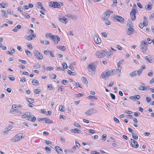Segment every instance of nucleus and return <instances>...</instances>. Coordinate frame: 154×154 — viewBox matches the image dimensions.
<instances>
[{
	"instance_id": "nucleus-33",
	"label": "nucleus",
	"mask_w": 154,
	"mask_h": 154,
	"mask_svg": "<svg viewBox=\"0 0 154 154\" xmlns=\"http://www.w3.org/2000/svg\"><path fill=\"white\" fill-rule=\"evenodd\" d=\"M133 24L131 20H128L127 24V27H128L129 26H132Z\"/></svg>"
},
{
	"instance_id": "nucleus-59",
	"label": "nucleus",
	"mask_w": 154,
	"mask_h": 154,
	"mask_svg": "<svg viewBox=\"0 0 154 154\" xmlns=\"http://www.w3.org/2000/svg\"><path fill=\"white\" fill-rule=\"evenodd\" d=\"M41 67V65L38 64H36L34 66V67H35L36 69L40 68Z\"/></svg>"
},
{
	"instance_id": "nucleus-13",
	"label": "nucleus",
	"mask_w": 154,
	"mask_h": 154,
	"mask_svg": "<svg viewBox=\"0 0 154 154\" xmlns=\"http://www.w3.org/2000/svg\"><path fill=\"white\" fill-rule=\"evenodd\" d=\"M36 37V35L35 33L31 34L29 35L26 36L25 38L28 40H31Z\"/></svg>"
},
{
	"instance_id": "nucleus-10",
	"label": "nucleus",
	"mask_w": 154,
	"mask_h": 154,
	"mask_svg": "<svg viewBox=\"0 0 154 154\" xmlns=\"http://www.w3.org/2000/svg\"><path fill=\"white\" fill-rule=\"evenodd\" d=\"M106 52L105 51H100L97 52L96 55L99 58H101L104 57Z\"/></svg>"
},
{
	"instance_id": "nucleus-18",
	"label": "nucleus",
	"mask_w": 154,
	"mask_h": 154,
	"mask_svg": "<svg viewBox=\"0 0 154 154\" xmlns=\"http://www.w3.org/2000/svg\"><path fill=\"white\" fill-rule=\"evenodd\" d=\"M143 19L144 20L143 24L144 26H147L148 25V21L147 17L146 16H144L143 17Z\"/></svg>"
},
{
	"instance_id": "nucleus-31",
	"label": "nucleus",
	"mask_w": 154,
	"mask_h": 154,
	"mask_svg": "<svg viewBox=\"0 0 154 154\" xmlns=\"http://www.w3.org/2000/svg\"><path fill=\"white\" fill-rule=\"evenodd\" d=\"M82 80L83 83L86 84H88V82L85 77H82Z\"/></svg>"
},
{
	"instance_id": "nucleus-20",
	"label": "nucleus",
	"mask_w": 154,
	"mask_h": 154,
	"mask_svg": "<svg viewBox=\"0 0 154 154\" xmlns=\"http://www.w3.org/2000/svg\"><path fill=\"white\" fill-rule=\"evenodd\" d=\"M37 8H40L42 10L45 11V9L42 6V4L40 2L37 3Z\"/></svg>"
},
{
	"instance_id": "nucleus-38",
	"label": "nucleus",
	"mask_w": 154,
	"mask_h": 154,
	"mask_svg": "<svg viewBox=\"0 0 154 154\" xmlns=\"http://www.w3.org/2000/svg\"><path fill=\"white\" fill-rule=\"evenodd\" d=\"M50 38H52V40L54 42H55V43L56 44H57L58 43V42H55L56 38L54 36L52 35L51 34V36Z\"/></svg>"
},
{
	"instance_id": "nucleus-12",
	"label": "nucleus",
	"mask_w": 154,
	"mask_h": 154,
	"mask_svg": "<svg viewBox=\"0 0 154 154\" xmlns=\"http://www.w3.org/2000/svg\"><path fill=\"white\" fill-rule=\"evenodd\" d=\"M114 18L117 21H118L120 23H123L124 19L121 16L116 15L114 16Z\"/></svg>"
},
{
	"instance_id": "nucleus-64",
	"label": "nucleus",
	"mask_w": 154,
	"mask_h": 154,
	"mask_svg": "<svg viewBox=\"0 0 154 154\" xmlns=\"http://www.w3.org/2000/svg\"><path fill=\"white\" fill-rule=\"evenodd\" d=\"M112 54L111 52H109L107 55V57H110L112 55Z\"/></svg>"
},
{
	"instance_id": "nucleus-36",
	"label": "nucleus",
	"mask_w": 154,
	"mask_h": 154,
	"mask_svg": "<svg viewBox=\"0 0 154 154\" xmlns=\"http://www.w3.org/2000/svg\"><path fill=\"white\" fill-rule=\"evenodd\" d=\"M25 53L27 55V56L29 57H30L32 56V54H31V52L28 51H25Z\"/></svg>"
},
{
	"instance_id": "nucleus-32",
	"label": "nucleus",
	"mask_w": 154,
	"mask_h": 154,
	"mask_svg": "<svg viewBox=\"0 0 154 154\" xmlns=\"http://www.w3.org/2000/svg\"><path fill=\"white\" fill-rule=\"evenodd\" d=\"M22 114V111L20 110H16L14 112H13V114L20 115Z\"/></svg>"
},
{
	"instance_id": "nucleus-17",
	"label": "nucleus",
	"mask_w": 154,
	"mask_h": 154,
	"mask_svg": "<svg viewBox=\"0 0 154 154\" xmlns=\"http://www.w3.org/2000/svg\"><path fill=\"white\" fill-rule=\"evenodd\" d=\"M21 26L20 25L18 24L14 27L12 30V31L14 32H17L19 29H21Z\"/></svg>"
},
{
	"instance_id": "nucleus-49",
	"label": "nucleus",
	"mask_w": 154,
	"mask_h": 154,
	"mask_svg": "<svg viewBox=\"0 0 154 154\" xmlns=\"http://www.w3.org/2000/svg\"><path fill=\"white\" fill-rule=\"evenodd\" d=\"M146 100L147 103H149L151 100V98L150 97H146Z\"/></svg>"
},
{
	"instance_id": "nucleus-2",
	"label": "nucleus",
	"mask_w": 154,
	"mask_h": 154,
	"mask_svg": "<svg viewBox=\"0 0 154 154\" xmlns=\"http://www.w3.org/2000/svg\"><path fill=\"white\" fill-rule=\"evenodd\" d=\"M63 5L62 3L60 2H49V6L54 8H60Z\"/></svg>"
},
{
	"instance_id": "nucleus-56",
	"label": "nucleus",
	"mask_w": 154,
	"mask_h": 154,
	"mask_svg": "<svg viewBox=\"0 0 154 154\" xmlns=\"http://www.w3.org/2000/svg\"><path fill=\"white\" fill-rule=\"evenodd\" d=\"M124 61V60L123 59L121 60L117 63V65L120 66V64H121Z\"/></svg>"
},
{
	"instance_id": "nucleus-58",
	"label": "nucleus",
	"mask_w": 154,
	"mask_h": 154,
	"mask_svg": "<svg viewBox=\"0 0 154 154\" xmlns=\"http://www.w3.org/2000/svg\"><path fill=\"white\" fill-rule=\"evenodd\" d=\"M69 69L73 71L74 69L73 66L71 64H70L69 66Z\"/></svg>"
},
{
	"instance_id": "nucleus-24",
	"label": "nucleus",
	"mask_w": 154,
	"mask_h": 154,
	"mask_svg": "<svg viewBox=\"0 0 154 154\" xmlns=\"http://www.w3.org/2000/svg\"><path fill=\"white\" fill-rule=\"evenodd\" d=\"M30 121H31L32 122H35L36 120V117L33 115H31V116H30Z\"/></svg>"
},
{
	"instance_id": "nucleus-63",
	"label": "nucleus",
	"mask_w": 154,
	"mask_h": 154,
	"mask_svg": "<svg viewBox=\"0 0 154 154\" xmlns=\"http://www.w3.org/2000/svg\"><path fill=\"white\" fill-rule=\"evenodd\" d=\"M110 94L112 99L114 100L115 99V95L112 93H110Z\"/></svg>"
},
{
	"instance_id": "nucleus-19",
	"label": "nucleus",
	"mask_w": 154,
	"mask_h": 154,
	"mask_svg": "<svg viewBox=\"0 0 154 154\" xmlns=\"http://www.w3.org/2000/svg\"><path fill=\"white\" fill-rule=\"evenodd\" d=\"M149 3L150 4H148L146 6V9L148 11L151 10L152 9L153 6V5L152 3H151L150 2H149Z\"/></svg>"
},
{
	"instance_id": "nucleus-62",
	"label": "nucleus",
	"mask_w": 154,
	"mask_h": 154,
	"mask_svg": "<svg viewBox=\"0 0 154 154\" xmlns=\"http://www.w3.org/2000/svg\"><path fill=\"white\" fill-rule=\"evenodd\" d=\"M152 41L151 39L150 38H148L147 40V42L148 44H150L152 42Z\"/></svg>"
},
{
	"instance_id": "nucleus-3",
	"label": "nucleus",
	"mask_w": 154,
	"mask_h": 154,
	"mask_svg": "<svg viewBox=\"0 0 154 154\" xmlns=\"http://www.w3.org/2000/svg\"><path fill=\"white\" fill-rule=\"evenodd\" d=\"M113 69L109 71H106L103 72L101 75V77L103 79L106 78H107L111 75H113Z\"/></svg>"
},
{
	"instance_id": "nucleus-37",
	"label": "nucleus",
	"mask_w": 154,
	"mask_h": 154,
	"mask_svg": "<svg viewBox=\"0 0 154 154\" xmlns=\"http://www.w3.org/2000/svg\"><path fill=\"white\" fill-rule=\"evenodd\" d=\"M30 115L29 112H26L25 114L22 116L23 118H26L27 117Z\"/></svg>"
},
{
	"instance_id": "nucleus-57",
	"label": "nucleus",
	"mask_w": 154,
	"mask_h": 154,
	"mask_svg": "<svg viewBox=\"0 0 154 154\" xmlns=\"http://www.w3.org/2000/svg\"><path fill=\"white\" fill-rule=\"evenodd\" d=\"M48 88H49V90H52L53 88L51 85H48Z\"/></svg>"
},
{
	"instance_id": "nucleus-11",
	"label": "nucleus",
	"mask_w": 154,
	"mask_h": 154,
	"mask_svg": "<svg viewBox=\"0 0 154 154\" xmlns=\"http://www.w3.org/2000/svg\"><path fill=\"white\" fill-rule=\"evenodd\" d=\"M94 39L95 42L97 44H100L101 42V40L96 33H95L94 35Z\"/></svg>"
},
{
	"instance_id": "nucleus-53",
	"label": "nucleus",
	"mask_w": 154,
	"mask_h": 154,
	"mask_svg": "<svg viewBox=\"0 0 154 154\" xmlns=\"http://www.w3.org/2000/svg\"><path fill=\"white\" fill-rule=\"evenodd\" d=\"M54 69V68L52 67L49 66L48 67L46 68V70H52Z\"/></svg>"
},
{
	"instance_id": "nucleus-22",
	"label": "nucleus",
	"mask_w": 154,
	"mask_h": 154,
	"mask_svg": "<svg viewBox=\"0 0 154 154\" xmlns=\"http://www.w3.org/2000/svg\"><path fill=\"white\" fill-rule=\"evenodd\" d=\"M66 16L67 17H69L73 20H75L77 18V17L76 16L74 15H71L70 14H67L66 15Z\"/></svg>"
},
{
	"instance_id": "nucleus-30",
	"label": "nucleus",
	"mask_w": 154,
	"mask_h": 154,
	"mask_svg": "<svg viewBox=\"0 0 154 154\" xmlns=\"http://www.w3.org/2000/svg\"><path fill=\"white\" fill-rule=\"evenodd\" d=\"M57 48L58 49L62 51H64L66 49L65 48V47L64 46H57Z\"/></svg>"
},
{
	"instance_id": "nucleus-1",
	"label": "nucleus",
	"mask_w": 154,
	"mask_h": 154,
	"mask_svg": "<svg viewBox=\"0 0 154 154\" xmlns=\"http://www.w3.org/2000/svg\"><path fill=\"white\" fill-rule=\"evenodd\" d=\"M25 135L23 133H19L11 139V142H17L25 137Z\"/></svg>"
},
{
	"instance_id": "nucleus-9",
	"label": "nucleus",
	"mask_w": 154,
	"mask_h": 154,
	"mask_svg": "<svg viewBox=\"0 0 154 154\" xmlns=\"http://www.w3.org/2000/svg\"><path fill=\"white\" fill-rule=\"evenodd\" d=\"M136 10L135 9H133L130 13V15L131 16V19L133 21L135 20L136 17Z\"/></svg>"
},
{
	"instance_id": "nucleus-27",
	"label": "nucleus",
	"mask_w": 154,
	"mask_h": 154,
	"mask_svg": "<svg viewBox=\"0 0 154 154\" xmlns=\"http://www.w3.org/2000/svg\"><path fill=\"white\" fill-rule=\"evenodd\" d=\"M8 6V4L7 3L3 2L2 3L0 4V7L2 8H5V6L6 7Z\"/></svg>"
},
{
	"instance_id": "nucleus-21",
	"label": "nucleus",
	"mask_w": 154,
	"mask_h": 154,
	"mask_svg": "<svg viewBox=\"0 0 154 154\" xmlns=\"http://www.w3.org/2000/svg\"><path fill=\"white\" fill-rule=\"evenodd\" d=\"M145 58L146 60H148L149 62L151 63H152V58L150 55L146 56L145 57Z\"/></svg>"
},
{
	"instance_id": "nucleus-42",
	"label": "nucleus",
	"mask_w": 154,
	"mask_h": 154,
	"mask_svg": "<svg viewBox=\"0 0 154 154\" xmlns=\"http://www.w3.org/2000/svg\"><path fill=\"white\" fill-rule=\"evenodd\" d=\"M142 71L143 69H139L138 71H137V74L139 75H140L142 73Z\"/></svg>"
},
{
	"instance_id": "nucleus-14",
	"label": "nucleus",
	"mask_w": 154,
	"mask_h": 154,
	"mask_svg": "<svg viewBox=\"0 0 154 154\" xmlns=\"http://www.w3.org/2000/svg\"><path fill=\"white\" fill-rule=\"evenodd\" d=\"M131 142L133 147L136 148H138L139 147V145L138 144L137 142L135 140L131 139Z\"/></svg>"
},
{
	"instance_id": "nucleus-7",
	"label": "nucleus",
	"mask_w": 154,
	"mask_h": 154,
	"mask_svg": "<svg viewBox=\"0 0 154 154\" xmlns=\"http://www.w3.org/2000/svg\"><path fill=\"white\" fill-rule=\"evenodd\" d=\"M34 55L38 59L42 60L43 58V57L39 52L37 50H34L33 51Z\"/></svg>"
},
{
	"instance_id": "nucleus-28",
	"label": "nucleus",
	"mask_w": 154,
	"mask_h": 154,
	"mask_svg": "<svg viewBox=\"0 0 154 154\" xmlns=\"http://www.w3.org/2000/svg\"><path fill=\"white\" fill-rule=\"evenodd\" d=\"M88 98L89 100H91V99L97 100L98 99L97 97L96 96L91 95L88 96Z\"/></svg>"
},
{
	"instance_id": "nucleus-25",
	"label": "nucleus",
	"mask_w": 154,
	"mask_h": 154,
	"mask_svg": "<svg viewBox=\"0 0 154 154\" xmlns=\"http://www.w3.org/2000/svg\"><path fill=\"white\" fill-rule=\"evenodd\" d=\"M32 82L34 85H39V82L36 79L33 80Z\"/></svg>"
},
{
	"instance_id": "nucleus-48",
	"label": "nucleus",
	"mask_w": 154,
	"mask_h": 154,
	"mask_svg": "<svg viewBox=\"0 0 154 154\" xmlns=\"http://www.w3.org/2000/svg\"><path fill=\"white\" fill-rule=\"evenodd\" d=\"M67 72L68 74L72 75H75V72H72L71 71L69 70L67 71Z\"/></svg>"
},
{
	"instance_id": "nucleus-26",
	"label": "nucleus",
	"mask_w": 154,
	"mask_h": 154,
	"mask_svg": "<svg viewBox=\"0 0 154 154\" xmlns=\"http://www.w3.org/2000/svg\"><path fill=\"white\" fill-rule=\"evenodd\" d=\"M66 18L65 17H63V18H59V20L60 21L62 22V23H66L67 22L66 21Z\"/></svg>"
},
{
	"instance_id": "nucleus-60",
	"label": "nucleus",
	"mask_w": 154,
	"mask_h": 154,
	"mask_svg": "<svg viewBox=\"0 0 154 154\" xmlns=\"http://www.w3.org/2000/svg\"><path fill=\"white\" fill-rule=\"evenodd\" d=\"M7 12L8 14H13V11H11V10L10 9H8L7 10Z\"/></svg>"
},
{
	"instance_id": "nucleus-8",
	"label": "nucleus",
	"mask_w": 154,
	"mask_h": 154,
	"mask_svg": "<svg viewBox=\"0 0 154 154\" xmlns=\"http://www.w3.org/2000/svg\"><path fill=\"white\" fill-rule=\"evenodd\" d=\"M112 13V11H106L103 15V17L104 20H107L109 18L110 14Z\"/></svg>"
},
{
	"instance_id": "nucleus-4",
	"label": "nucleus",
	"mask_w": 154,
	"mask_h": 154,
	"mask_svg": "<svg viewBox=\"0 0 154 154\" xmlns=\"http://www.w3.org/2000/svg\"><path fill=\"white\" fill-rule=\"evenodd\" d=\"M141 45L140 46V49L143 53L146 52L147 49L148 44L143 41H142L140 42Z\"/></svg>"
},
{
	"instance_id": "nucleus-41",
	"label": "nucleus",
	"mask_w": 154,
	"mask_h": 154,
	"mask_svg": "<svg viewBox=\"0 0 154 154\" xmlns=\"http://www.w3.org/2000/svg\"><path fill=\"white\" fill-rule=\"evenodd\" d=\"M26 100L29 103H33L34 102V100L31 98H26Z\"/></svg>"
},
{
	"instance_id": "nucleus-5",
	"label": "nucleus",
	"mask_w": 154,
	"mask_h": 154,
	"mask_svg": "<svg viewBox=\"0 0 154 154\" xmlns=\"http://www.w3.org/2000/svg\"><path fill=\"white\" fill-rule=\"evenodd\" d=\"M87 69L89 72H91V74H93L96 71V67L94 63H92L88 65L87 66Z\"/></svg>"
},
{
	"instance_id": "nucleus-16",
	"label": "nucleus",
	"mask_w": 154,
	"mask_h": 154,
	"mask_svg": "<svg viewBox=\"0 0 154 154\" xmlns=\"http://www.w3.org/2000/svg\"><path fill=\"white\" fill-rule=\"evenodd\" d=\"M70 131L75 134H79L81 133V131L80 129L76 128H75V129L70 130Z\"/></svg>"
},
{
	"instance_id": "nucleus-43",
	"label": "nucleus",
	"mask_w": 154,
	"mask_h": 154,
	"mask_svg": "<svg viewBox=\"0 0 154 154\" xmlns=\"http://www.w3.org/2000/svg\"><path fill=\"white\" fill-rule=\"evenodd\" d=\"M50 78L53 79H55L56 78V75L54 74H52L50 75Z\"/></svg>"
},
{
	"instance_id": "nucleus-52",
	"label": "nucleus",
	"mask_w": 154,
	"mask_h": 154,
	"mask_svg": "<svg viewBox=\"0 0 154 154\" xmlns=\"http://www.w3.org/2000/svg\"><path fill=\"white\" fill-rule=\"evenodd\" d=\"M16 110H17V109H14V108H13V106H12V107L10 110V112L13 114V112H14Z\"/></svg>"
},
{
	"instance_id": "nucleus-61",
	"label": "nucleus",
	"mask_w": 154,
	"mask_h": 154,
	"mask_svg": "<svg viewBox=\"0 0 154 154\" xmlns=\"http://www.w3.org/2000/svg\"><path fill=\"white\" fill-rule=\"evenodd\" d=\"M114 121L117 123H119L120 122L119 120L116 117H114Z\"/></svg>"
},
{
	"instance_id": "nucleus-45",
	"label": "nucleus",
	"mask_w": 154,
	"mask_h": 154,
	"mask_svg": "<svg viewBox=\"0 0 154 154\" xmlns=\"http://www.w3.org/2000/svg\"><path fill=\"white\" fill-rule=\"evenodd\" d=\"M117 70L121 73L122 70V67L120 66L119 65H117Z\"/></svg>"
},
{
	"instance_id": "nucleus-44",
	"label": "nucleus",
	"mask_w": 154,
	"mask_h": 154,
	"mask_svg": "<svg viewBox=\"0 0 154 154\" xmlns=\"http://www.w3.org/2000/svg\"><path fill=\"white\" fill-rule=\"evenodd\" d=\"M132 26H129L128 28V30L132 33H133L134 32V29L132 27Z\"/></svg>"
},
{
	"instance_id": "nucleus-34",
	"label": "nucleus",
	"mask_w": 154,
	"mask_h": 154,
	"mask_svg": "<svg viewBox=\"0 0 154 154\" xmlns=\"http://www.w3.org/2000/svg\"><path fill=\"white\" fill-rule=\"evenodd\" d=\"M44 119L45 120V122L46 123H53V122L50 119L47 118H44Z\"/></svg>"
},
{
	"instance_id": "nucleus-15",
	"label": "nucleus",
	"mask_w": 154,
	"mask_h": 154,
	"mask_svg": "<svg viewBox=\"0 0 154 154\" xmlns=\"http://www.w3.org/2000/svg\"><path fill=\"white\" fill-rule=\"evenodd\" d=\"M138 88L140 91H146L149 89V87L148 86H140Z\"/></svg>"
},
{
	"instance_id": "nucleus-46",
	"label": "nucleus",
	"mask_w": 154,
	"mask_h": 154,
	"mask_svg": "<svg viewBox=\"0 0 154 154\" xmlns=\"http://www.w3.org/2000/svg\"><path fill=\"white\" fill-rule=\"evenodd\" d=\"M62 66H63V70H64V69H66L67 67V66L66 64L65 63H62Z\"/></svg>"
},
{
	"instance_id": "nucleus-23",
	"label": "nucleus",
	"mask_w": 154,
	"mask_h": 154,
	"mask_svg": "<svg viewBox=\"0 0 154 154\" xmlns=\"http://www.w3.org/2000/svg\"><path fill=\"white\" fill-rule=\"evenodd\" d=\"M55 148L57 152L59 153H61L63 152L62 149L58 146H56Z\"/></svg>"
},
{
	"instance_id": "nucleus-35",
	"label": "nucleus",
	"mask_w": 154,
	"mask_h": 154,
	"mask_svg": "<svg viewBox=\"0 0 154 154\" xmlns=\"http://www.w3.org/2000/svg\"><path fill=\"white\" fill-rule=\"evenodd\" d=\"M132 136L133 139L135 140H137L138 138V137L137 136V134L136 133H133L132 134Z\"/></svg>"
},
{
	"instance_id": "nucleus-39",
	"label": "nucleus",
	"mask_w": 154,
	"mask_h": 154,
	"mask_svg": "<svg viewBox=\"0 0 154 154\" xmlns=\"http://www.w3.org/2000/svg\"><path fill=\"white\" fill-rule=\"evenodd\" d=\"M22 14L23 16H25L26 18H29L30 17L29 15L26 13L23 12L22 13Z\"/></svg>"
},
{
	"instance_id": "nucleus-40",
	"label": "nucleus",
	"mask_w": 154,
	"mask_h": 154,
	"mask_svg": "<svg viewBox=\"0 0 154 154\" xmlns=\"http://www.w3.org/2000/svg\"><path fill=\"white\" fill-rule=\"evenodd\" d=\"M34 93L36 94H38L41 92V90L39 89H37L34 90Z\"/></svg>"
},
{
	"instance_id": "nucleus-54",
	"label": "nucleus",
	"mask_w": 154,
	"mask_h": 154,
	"mask_svg": "<svg viewBox=\"0 0 154 154\" xmlns=\"http://www.w3.org/2000/svg\"><path fill=\"white\" fill-rule=\"evenodd\" d=\"M27 46L30 49L32 50L33 49V47L31 44L27 45Z\"/></svg>"
},
{
	"instance_id": "nucleus-50",
	"label": "nucleus",
	"mask_w": 154,
	"mask_h": 154,
	"mask_svg": "<svg viewBox=\"0 0 154 154\" xmlns=\"http://www.w3.org/2000/svg\"><path fill=\"white\" fill-rule=\"evenodd\" d=\"M18 61L21 63H22L23 64H26L27 63V62L25 60H23L21 59H19Z\"/></svg>"
},
{
	"instance_id": "nucleus-29",
	"label": "nucleus",
	"mask_w": 154,
	"mask_h": 154,
	"mask_svg": "<svg viewBox=\"0 0 154 154\" xmlns=\"http://www.w3.org/2000/svg\"><path fill=\"white\" fill-rule=\"evenodd\" d=\"M137 74V71H135L130 73V75L132 77H134L136 76Z\"/></svg>"
},
{
	"instance_id": "nucleus-6",
	"label": "nucleus",
	"mask_w": 154,
	"mask_h": 154,
	"mask_svg": "<svg viewBox=\"0 0 154 154\" xmlns=\"http://www.w3.org/2000/svg\"><path fill=\"white\" fill-rule=\"evenodd\" d=\"M97 112V111L95 109L91 108L87 110L85 114L87 116H90L94 113Z\"/></svg>"
},
{
	"instance_id": "nucleus-47",
	"label": "nucleus",
	"mask_w": 154,
	"mask_h": 154,
	"mask_svg": "<svg viewBox=\"0 0 154 154\" xmlns=\"http://www.w3.org/2000/svg\"><path fill=\"white\" fill-rule=\"evenodd\" d=\"M68 82L67 81L65 80H63L62 81V83L64 85H66L68 83Z\"/></svg>"
},
{
	"instance_id": "nucleus-51",
	"label": "nucleus",
	"mask_w": 154,
	"mask_h": 154,
	"mask_svg": "<svg viewBox=\"0 0 154 154\" xmlns=\"http://www.w3.org/2000/svg\"><path fill=\"white\" fill-rule=\"evenodd\" d=\"M51 51H47V50H45L44 51V52L45 54L46 55H48L49 54H50Z\"/></svg>"
},
{
	"instance_id": "nucleus-55",
	"label": "nucleus",
	"mask_w": 154,
	"mask_h": 154,
	"mask_svg": "<svg viewBox=\"0 0 154 154\" xmlns=\"http://www.w3.org/2000/svg\"><path fill=\"white\" fill-rule=\"evenodd\" d=\"M113 5L116 6L117 3V0H113Z\"/></svg>"
}]
</instances>
